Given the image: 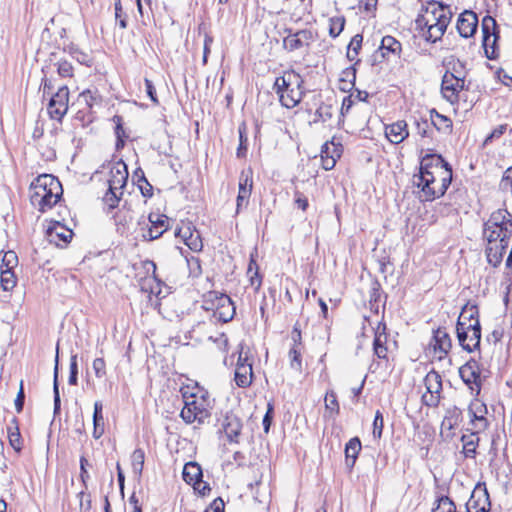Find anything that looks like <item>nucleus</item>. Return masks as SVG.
Wrapping results in <instances>:
<instances>
[{"label":"nucleus","instance_id":"f257e3e1","mask_svg":"<svg viewBox=\"0 0 512 512\" xmlns=\"http://www.w3.org/2000/svg\"><path fill=\"white\" fill-rule=\"evenodd\" d=\"M452 169L441 155L427 154L421 160L420 172L413 183L421 189L420 198L432 201L443 196L451 184Z\"/></svg>","mask_w":512,"mask_h":512},{"label":"nucleus","instance_id":"f03ea898","mask_svg":"<svg viewBox=\"0 0 512 512\" xmlns=\"http://www.w3.org/2000/svg\"><path fill=\"white\" fill-rule=\"evenodd\" d=\"M63 189L60 181L51 174H42L30 185L31 204L41 213L54 207L60 200Z\"/></svg>","mask_w":512,"mask_h":512},{"label":"nucleus","instance_id":"7ed1b4c3","mask_svg":"<svg viewBox=\"0 0 512 512\" xmlns=\"http://www.w3.org/2000/svg\"><path fill=\"white\" fill-rule=\"evenodd\" d=\"M302 77L295 72L286 73L277 77L273 90L279 96V101L286 108H294L297 106L304 95Z\"/></svg>","mask_w":512,"mask_h":512},{"label":"nucleus","instance_id":"20e7f679","mask_svg":"<svg viewBox=\"0 0 512 512\" xmlns=\"http://www.w3.org/2000/svg\"><path fill=\"white\" fill-rule=\"evenodd\" d=\"M484 238L488 243H507L512 236V216L505 209H499L490 215L484 223Z\"/></svg>","mask_w":512,"mask_h":512},{"label":"nucleus","instance_id":"39448f33","mask_svg":"<svg viewBox=\"0 0 512 512\" xmlns=\"http://www.w3.org/2000/svg\"><path fill=\"white\" fill-rule=\"evenodd\" d=\"M184 407L181 410L180 416L185 423L191 424L195 421L203 423L205 419L210 416L209 407L210 403L208 398L202 394L187 395L186 392H182Z\"/></svg>","mask_w":512,"mask_h":512},{"label":"nucleus","instance_id":"423d86ee","mask_svg":"<svg viewBox=\"0 0 512 512\" xmlns=\"http://www.w3.org/2000/svg\"><path fill=\"white\" fill-rule=\"evenodd\" d=\"M203 308L213 311V318L222 323L231 321L236 313V308L231 298L226 294L216 291H211L205 295Z\"/></svg>","mask_w":512,"mask_h":512},{"label":"nucleus","instance_id":"0eeeda50","mask_svg":"<svg viewBox=\"0 0 512 512\" xmlns=\"http://www.w3.org/2000/svg\"><path fill=\"white\" fill-rule=\"evenodd\" d=\"M482 28V46L485 55L490 60L498 57L497 41L499 39V31L496 20L492 16H485L481 23Z\"/></svg>","mask_w":512,"mask_h":512},{"label":"nucleus","instance_id":"6e6552de","mask_svg":"<svg viewBox=\"0 0 512 512\" xmlns=\"http://www.w3.org/2000/svg\"><path fill=\"white\" fill-rule=\"evenodd\" d=\"M459 375L471 393L478 396L482 386L479 363L475 359H470L459 368Z\"/></svg>","mask_w":512,"mask_h":512},{"label":"nucleus","instance_id":"1a4fd4ad","mask_svg":"<svg viewBox=\"0 0 512 512\" xmlns=\"http://www.w3.org/2000/svg\"><path fill=\"white\" fill-rule=\"evenodd\" d=\"M69 89L66 85L60 87L51 97L47 111L50 118L61 121L68 111Z\"/></svg>","mask_w":512,"mask_h":512},{"label":"nucleus","instance_id":"9d476101","mask_svg":"<svg viewBox=\"0 0 512 512\" xmlns=\"http://www.w3.org/2000/svg\"><path fill=\"white\" fill-rule=\"evenodd\" d=\"M491 502L484 483H478L466 503L467 512H490Z\"/></svg>","mask_w":512,"mask_h":512},{"label":"nucleus","instance_id":"9b49d317","mask_svg":"<svg viewBox=\"0 0 512 512\" xmlns=\"http://www.w3.org/2000/svg\"><path fill=\"white\" fill-rule=\"evenodd\" d=\"M288 35L283 39V46L288 51H295L304 46L308 47L315 40V33L310 29H302L292 32L286 30Z\"/></svg>","mask_w":512,"mask_h":512},{"label":"nucleus","instance_id":"f8f14e48","mask_svg":"<svg viewBox=\"0 0 512 512\" xmlns=\"http://www.w3.org/2000/svg\"><path fill=\"white\" fill-rule=\"evenodd\" d=\"M469 84L466 80L461 78H452L449 76H443L441 82V93L449 103L452 105L457 104L459 101V94L464 89H468Z\"/></svg>","mask_w":512,"mask_h":512},{"label":"nucleus","instance_id":"ddd939ff","mask_svg":"<svg viewBox=\"0 0 512 512\" xmlns=\"http://www.w3.org/2000/svg\"><path fill=\"white\" fill-rule=\"evenodd\" d=\"M175 235L183 239L184 243L194 252H199L203 248L200 232L192 225L191 222H183L176 229Z\"/></svg>","mask_w":512,"mask_h":512},{"label":"nucleus","instance_id":"4468645a","mask_svg":"<svg viewBox=\"0 0 512 512\" xmlns=\"http://www.w3.org/2000/svg\"><path fill=\"white\" fill-rule=\"evenodd\" d=\"M469 316L467 318L468 328L471 329L468 334V344H465L464 350L467 352H473L480 347L481 341V326L478 319V311L476 307H472L469 309Z\"/></svg>","mask_w":512,"mask_h":512},{"label":"nucleus","instance_id":"2eb2a0df","mask_svg":"<svg viewBox=\"0 0 512 512\" xmlns=\"http://www.w3.org/2000/svg\"><path fill=\"white\" fill-rule=\"evenodd\" d=\"M46 236L50 243L63 247L71 241L73 232L60 222L55 221L47 227Z\"/></svg>","mask_w":512,"mask_h":512},{"label":"nucleus","instance_id":"dca6fc26","mask_svg":"<svg viewBox=\"0 0 512 512\" xmlns=\"http://www.w3.org/2000/svg\"><path fill=\"white\" fill-rule=\"evenodd\" d=\"M342 152V145L335 143L334 138L331 141L325 142L321 148L322 168L327 171L333 169Z\"/></svg>","mask_w":512,"mask_h":512},{"label":"nucleus","instance_id":"f3484780","mask_svg":"<svg viewBox=\"0 0 512 512\" xmlns=\"http://www.w3.org/2000/svg\"><path fill=\"white\" fill-rule=\"evenodd\" d=\"M110 177L108 179V187L114 190H122L126 186L128 180V170L124 162L118 161L110 164Z\"/></svg>","mask_w":512,"mask_h":512},{"label":"nucleus","instance_id":"a211bd4d","mask_svg":"<svg viewBox=\"0 0 512 512\" xmlns=\"http://www.w3.org/2000/svg\"><path fill=\"white\" fill-rule=\"evenodd\" d=\"M150 227L146 233H143V238L147 241L158 239L168 229V217L163 214L151 213L148 217Z\"/></svg>","mask_w":512,"mask_h":512},{"label":"nucleus","instance_id":"6ab92c4d","mask_svg":"<svg viewBox=\"0 0 512 512\" xmlns=\"http://www.w3.org/2000/svg\"><path fill=\"white\" fill-rule=\"evenodd\" d=\"M478 27L477 14L470 10H465L460 14L457 20V30L464 38L472 37Z\"/></svg>","mask_w":512,"mask_h":512},{"label":"nucleus","instance_id":"aec40b11","mask_svg":"<svg viewBox=\"0 0 512 512\" xmlns=\"http://www.w3.org/2000/svg\"><path fill=\"white\" fill-rule=\"evenodd\" d=\"M462 420V411L453 407L446 411L444 419L441 423V435L445 439H452L455 435L454 429L459 425Z\"/></svg>","mask_w":512,"mask_h":512},{"label":"nucleus","instance_id":"412c9836","mask_svg":"<svg viewBox=\"0 0 512 512\" xmlns=\"http://www.w3.org/2000/svg\"><path fill=\"white\" fill-rule=\"evenodd\" d=\"M444 17L450 16L446 13L442 5H438L437 7L433 6L431 11L427 8L424 14L417 17L415 21L416 30L435 25V22L442 20Z\"/></svg>","mask_w":512,"mask_h":512},{"label":"nucleus","instance_id":"4be33fe9","mask_svg":"<svg viewBox=\"0 0 512 512\" xmlns=\"http://www.w3.org/2000/svg\"><path fill=\"white\" fill-rule=\"evenodd\" d=\"M450 17H444L442 20L435 22L427 28L419 29V35L427 42L435 43L442 38L449 23Z\"/></svg>","mask_w":512,"mask_h":512},{"label":"nucleus","instance_id":"5701e85b","mask_svg":"<svg viewBox=\"0 0 512 512\" xmlns=\"http://www.w3.org/2000/svg\"><path fill=\"white\" fill-rule=\"evenodd\" d=\"M431 345L433 346L435 353L439 354V359H442L449 353L452 347V342L446 329L438 328L434 331Z\"/></svg>","mask_w":512,"mask_h":512},{"label":"nucleus","instance_id":"b1692460","mask_svg":"<svg viewBox=\"0 0 512 512\" xmlns=\"http://www.w3.org/2000/svg\"><path fill=\"white\" fill-rule=\"evenodd\" d=\"M385 135L387 139L393 144H399L403 142L408 136L409 131L407 129V123L403 120H399L391 125L385 127Z\"/></svg>","mask_w":512,"mask_h":512},{"label":"nucleus","instance_id":"393cba45","mask_svg":"<svg viewBox=\"0 0 512 512\" xmlns=\"http://www.w3.org/2000/svg\"><path fill=\"white\" fill-rule=\"evenodd\" d=\"M222 427L230 442H239L238 438L242 429V423L236 415L227 414L222 422Z\"/></svg>","mask_w":512,"mask_h":512},{"label":"nucleus","instance_id":"a878e982","mask_svg":"<svg viewBox=\"0 0 512 512\" xmlns=\"http://www.w3.org/2000/svg\"><path fill=\"white\" fill-rule=\"evenodd\" d=\"M387 334H386V325L384 323H378V326L375 330V336L373 341V350L374 354L379 359H387Z\"/></svg>","mask_w":512,"mask_h":512},{"label":"nucleus","instance_id":"bb28decb","mask_svg":"<svg viewBox=\"0 0 512 512\" xmlns=\"http://www.w3.org/2000/svg\"><path fill=\"white\" fill-rule=\"evenodd\" d=\"M479 433L480 432H477V429H476V430H473L469 434H463L461 436L460 440L463 444L462 453L464 454V456L466 458L474 459L476 457L477 447L480 442V438L478 436Z\"/></svg>","mask_w":512,"mask_h":512},{"label":"nucleus","instance_id":"cd10ccee","mask_svg":"<svg viewBox=\"0 0 512 512\" xmlns=\"http://www.w3.org/2000/svg\"><path fill=\"white\" fill-rule=\"evenodd\" d=\"M252 362L237 363L235 369V382L238 387H248L252 383Z\"/></svg>","mask_w":512,"mask_h":512},{"label":"nucleus","instance_id":"c85d7f7f","mask_svg":"<svg viewBox=\"0 0 512 512\" xmlns=\"http://www.w3.org/2000/svg\"><path fill=\"white\" fill-rule=\"evenodd\" d=\"M183 480L190 485L202 484V468L196 462H188L184 465L182 472Z\"/></svg>","mask_w":512,"mask_h":512},{"label":"nucleus","instance_id":"c756f323","mask_svg":"<svg viewBox=\"0 0 512 512\" xmlns=\"http://www.w3.org/2000/svg\"><path fill=\"white\" fill-rule=\"evenodd\" d=\"M401 49L402 45L396 38L390 35L384 36L382 38L380 50L382 52L383 57L389 58L390 55L394 57H399Z\"/></svg>","mask_w":512,"mask_h":512},{"label":"nucleus","instance_id":"7c9ffc66","mask_svg":"<svg viewBox=\"0 0 512 512\" xmlns=\"http://www.w3.org/2000/svg\"><path fill=\"white\" fill-rule=\"evenodd\" d=\"M508 247L507 243H488L486 248V256L489 264L494 267H497L503 258L504 252Z\"/></svg>","mask_w":512,"mask_h":512},{"label":"nucleus","instance_id":"2f4dec72","mask_svg":"<svg viewBox=\"0 0 512 512\" xmlns=\"http://www.w3.org/2000/svg\"><path fill=\"white\" fill-rule=\"evenodd\" d=\"M468 412H475L480 417V423H477L476 429L477 432H482L487 429L489 423L486 418L487 414V407L484 403L480 402L479 400L475 399L471 402L468 408Z\"/></svg>","mask_w":512,"mask_h":512},{"label":"nucleus","instance_id":"473e14b6","mask_svg":"<svg viewBox=\"0 0 512 512\" xmlns=\"http://www.w3.org/2000/svg\"><path fill=\"white\" fill-rule=\"evenodd\" d=\"M361 451V441L358 437L351 438L345 446L346 465L352 468Z\"/></svg>","mask_w":512,"mask_h":512},{"label":"nucleus","instance_id":"72a5a7b5","mask_svg":"<svg viewBox=\"0 0 512 512\" xmlns=\"http://www.w3.org/2000/svg\"><path fill=\"white\" fill-rule=\"evenodd\" d=\"M467 69L465 66V63L460 61L459 59L452 58L448 62V69L446 70L445 74L443 76H449L452 78H461L466 80L467 77Z\"/></svg>","mask_w":512,"mask_h":512},{"label":"nucleus","instance_id":"f704fd0d","mask_svg":"<svg viewBox=\"0 0 512 512\" xmlns=\"http://www.w3.org/2000/svg\"><path fill=\"white\" fill-rule=\"evenodd\" d=\"M103 405L100 401L94 403L93 413V437L99 439L104 433V418L102 415Z\"/></svg>","mask_w":512,"mask_h":512},{"label":"nucleus","instance_id":"c9c22d12","mask_svg":"<svg viewBox=\"0 0 512 512\" xmlns=\"http://www.w3.org/2000/svg\"><path fill=\"white\" fill-rule=\"evenodd\" d=\"M467 313L466 310H463L458 318L457 325H456V333L457 338L459 341L460 346L464 349L465 344H468V334L471 331L470 328H468V322H466L467 318L465 314Z\"/></svg>","mask_w":512,"mask_h":512},{"label":"nucleus","instance_id":"e433bc0d","mask_svg":"<svg viewBox=\"0 0 512 512\" xmlns=\"http://www.w3.org/2000/svg\"><path fill=\"white\" fill-rule=\"evenodd\" d=\"M425 386L429 394L440 395L442 390V379L438 372L430 371L425 379Z\"/></svg>","mask_w":512,"mask_h":512},{"label":"nucleus","instance_id":"4c0bfd02","mask_svg":"<svg viewBox=\"0 0 512 512\" xmlns=\"http://www.w3.org/2000/svg\"><path fill=\"white\" fill-rule=\"evenodd\" d=\"M431 124L438 131L449 132L452 128V121L436 111L431 112Z\"/></svg>","mask_w":512,"mask_h":512},{"label":"nucleus","instance_id":"58836bf2","mask_svg":"<svg viewBox=\"0 0 512 512\" xmlns=\"http://www.w3.org/2000/svg\"><path fill=\"white\" fill-rule=\"evenodd\" d=\"M144 460H145V452L143 449H135L131 455V461H132V470L133 473L140 478L143 467H144Z\"/></svg>","mask_w":512,"mask_h":512},{"label":"nucleus","instance_id":"ea45409f","mask_svg":"<svg viewBox=\"0 0 512 512\" xmlns=\"http://www.w3.org/2000/svg\"><path fill=\"white\" fill-rule=\"evenodd\" d=\"M122 195H123L122 190H114V189L108 187V190L103 197V202L108 207L109 210H113L114 208H116L118 206Z\"/></svg>","mask_w":512,"mask_h":512},{"label":"nucleus","instance_id":"a19ab883","mask_svg":"<svg viewBox=\"0 0 512 512\" xmlns=\"http://www.w3.org/2000/svg\"><path fill=\"white\" fill-rule=\"evenodd\" d=\"M16 285V277L13 270L1 269L0 286L4 291L12 290Z\"/></svg>","mask_w":512,"mask_h":512},{"label":"nucleus","instance_id":"79ce46f5","mask_svg":"<svg viewBox=\"0 0 512 512\" xmlns=\"http://www.w3.org/2000/svg\"><path fill=\"white\" fill-rule=\"evenodd\" d=\"M58 363L59 356L58 352L55 357V368H54V380H53V394H54V414L60 411V394H59V383H58Z\"/></svg>","mask_w":512,"mask_h":512},{"label":"nucleus","instance_id":"37998d69","mask_svg":"<svg viewBox=\"0 0 512 512\" xmlns=\"http://www.w3.org/2000/svg\"><path fill=\"white\" fill-rule=\"evenodd\" d=\"M57 73L61 78H72L74 76V67L66 59H59L54 63Z\"/></svg>","mask_w":512,"mask_h":512},{"label":"nucleus","instance_id":"c03bdc74","mask_svg":"<svg viewBox=\"0 0 512 512\" xmlns=\"http://www.w3.org/2000/svg\"><path fill=\"white\" fill-rule=\"evenodd\" d=\"M345 26V18L343 16L331 17L329 19V35L336 38L343 31Z\"/></svg>","mask_w":512,"mask_h":512},{"label":"nucleus","instance_id":"a18cd8bd","mask_svg":"<svg viewBox=\"0 0 512 512\" xmlns=\"http://www.w3.org/2000/svg\"><path fill=\"white\" fill-rule=\"evenodd\" d=\"M302 350L303 347L292 346L289 351L290 366L297 371L302 370Z\"/></svg>","mask_w":512,"mask_h":512},{"label":"nucleus","instance_id":"49530a36","mask_svg":"<svg viewBox=\"0 0 512 512\" xmlns=\"http://www.w3.org/2000/svg\"><path fill=\"white\" fill-rule=\"evenodd\" d=\"M325 408L329 411L330 416L337 415L339 413V404L337 401V396L334 391H328L326 393L325 399Z\"/></svg>","mask_w":512,"mask_h":512},{"label":"nucleus","instance_id":"de8ad7c7","mask_svg":"<svg viewBox=\"0 0 512 512\" xmlns=\"http://www.w3.org/2000/svg\"><path fill=\"white\" fill-rule=\"evenodd\" d=\"M333 116V107L329 104L322 103L319 105L315 112V119L314 121H322L327 122L330 120Z\"/></svg>","mask_w":512,"mask_h":512},{"label":"nucleus","instance_id":"09e8293b","mask_svg":"<svg viewBox=\"0 0 512 512\" xmlns=\"http://www.w3.org/2000/svg\"><path fill=\"white\" fill-rule=\"evenodd\" d=\"M100 96L97 90L87 89L80 93L79 101L84 102L89 108H92L94 104L99 102Z\"/></svg>","mask_w":512,"mask_h":512},{"label":"nucleus","instance_id":"8fccbe9b","mask_svg":"<svg viewBox=\"0 0 512 512\" xmlns=\"http://www.w3.org/2000/svg\"><path fill=\"white\" fill-rule=\"evenodd\" d=\"M437 506L432 512H452L455 511V504L448 496H442L437 500Z\"/></svg>","mask_w":512,"mask_h":512},{"label":"nucleus","instance_id":"3c124183","mask_svg":"<svg viewBox=\"0 0 512 512\" xmlns=\"http://www.w3.org/2000/svg\"><path fill=\"white\" fill-rule=\"evenodd\" d=\"M1 269L13 270L18 264V257L14 251H7L3 254Z\"/></svg>","mask_w":512,"mask_h":512},{"label":"nucleus","instance_id":"603ef678","mask_svg":"<svg viewBox=\"0 0 512 512\" xmlns=\"http://www.w3.org/2000/svg\"><path fill=\"white\" fill-rule=\"evenodd\" d=\"M383 428H384L383 414L379 410H377L375 413L374 421H373V431H372L373 437L375 439L381 438Z\"/></svg>","mask_w":512,"mask_h":512},{"label":"nucleus","instance_id":"864d4df0","mask_svg":"<svg viewBox=\"0 0 512 512\" xmlns=\"http://www.w3.org/2000/svg\"><path fill=\"white\" fill-rule=\"evenodd\" d=\"M70 375L68 379V383L70 385H76L78 379V364H77V354H73L70 357Z\"/></svg>","mask_w":512,"mask_h":512},{"label":"nucleus","instance_id":"5fc2aeb1","mask_svg":"<svg viewBox=\"0 0 512 512\" xmlns=\"http://www.w3.org/2000/svg\"><path fill=\"white\" fill-rule=\"evenodd\" d=\"M114 121L116 122V127H115V134L117 137L116 148L120 149L124 146L123 137H125V131H124L122 123H121V117L114 116Z\"/></svg>","mask_w":512,"mask_h":512},{"label":"nucleus","instance_id":"6e6d98bb","mask_svg":"<svg viewBox=\"0 0 512 512\" xmlns=\"http://www.w3.org/2000/svg\"><path fill=\"white\" fill-rule=\"evenodd\" d=\"M431 126L432 124L429 123L427 120L416 121L417 134L420 135L422 138L429 137L430 134L433 132Z\"/></svg>","mask_w":512,"mask_h":512},{"label":"nucleus","instance_id":"4d7b16f0","mask_svg":"<svg viewBox=\"0 0 512 512\" xmlns=\"http://www.w3.org/2000/svg\"><path fill=\"white\" fill-rule=\"evenodd\" d=\"M253 180H252V170L247 169L241 172L239 178V189L242 188H250L252 191Z\"/></svg>","mask_w":512,"mask_h":512},{"label":"nucleus","instance_id":"13d9d810","mask_svg":"<svg viewBox=\"0 0 512 512\" xmlns=\"http://www.w3.org/2000/svg\"><path fill=\"white\" fill-rule=\"evenodd\" d=\"M356 69L354 67L346 68L342 71L340 82H346L348 85H355Z\"/></svg>","mask_w":512,"mask_h":512},{"label":"nucleus","instance_id":"bf43d9fd","mask_svg":"<svg viewBox=\"0 0 512 512\" xmlns=\"http://www.w3.org/2000/svg\"><path fill=\"white\" fill-rule=\"evenodd\" d=\"M9 442L15 451L21 450V435L18 427H15L14 431L9 430Z\"/></svg>","mask_w":512,"mask_h":512},{"label":"nucleus","instance_id":"052dcab7","mask_svg":"<svg viewBox=\"0 0 512 512\" xmlns=\"http://www.w3.org/2000/svg\"><path fill=\"white\" fill-rule=\"evenodd\" d=\"M93 370L97 378H102L106 374V363L103 358H96L92 364Z\"/></svg>","mask_w":512,"mask_h":512},{"label":"nucleus","instance_id":"680f3d73","mask_svg":"<svg viewBox=\"0 0 512 512\" xmlns=\"http://www.w3.org/2000/svg\"><path fill=\"white\" fill-rule=\"evenodd\" d=\"M73 59L87 67H91L93 64L92 56L83 50H79L78 53H76V55L73 57Z\"/></svg>","mask_w":512,"mask_h":512},{"label":"nucleus","instance_id":"e2e57ef3","mask_svg":"<svg viewBox=\"0 0 512 512\" xmlns=\"http://www.w3.org/2000/svg\"><path fill=\"white\" fill-rule=\"evenodd\" d=\"M115 17L119 21V26L121 29H125L127 27L126 15L122 12L121 0H116L115 2Z\"/></svg>","mask_w":512,"mask_h":512},{"label":"nucleus","instance_id":"0e129e2a","mask_svg":"<svg viewBox=\"0 0 512 512\" xmlns=\"http://www.w3.org/2000/svg\"><path fill=\"white\" fill-rule=\"evenodd\" d=\"M507 130V124L496 127L484 140V144L491 143L494 139L500 138Z\"/></svg>","mask_w":512,"mask_h":512},{"label":"nucleus","instance_id":"69168bd1","mask_svg":"<svg viewBox=\"0 0 512 512\" xmlns=\"http://www.w3.org/2000/svg\"><path fill=\"white\" fill-rule=\"evenodd\" d=\"M294 203L302 211H305L309 205L307 197L299 191H296L294 194Z\"/></svg>","mask_w":512,"mask_h":512},{"label":"nucleus","instance_id":"338daca9","mask_svg":"<svg viewBox=\"0 0 512 512\" xmlns=\"http://www.w3.org/2000/svg\"><path fill=\"white\" fill-rule=\"evenodd\" d=\"M204 512H225V503L221 497H217L212 501Z\"/></svg>","mask_w":512,"mask_h":512},{"label":"nucleus","instance_id":"774afa93","mask_svg":"<svg viewBox=\"0 0 512 512\" xmlns=\"http://www.w3.org/2000/svg\"><path fill=\"white\" fill-rule=\"evenodd\" d=\"M362 40H363V37L362 35L360 34H356L350 41L349 45H348V49L352 50V52L355 54V55H358L360 49H361V45H362Z\"/></svg>","mask_w":512,"mask_h":512}]
</instances>
